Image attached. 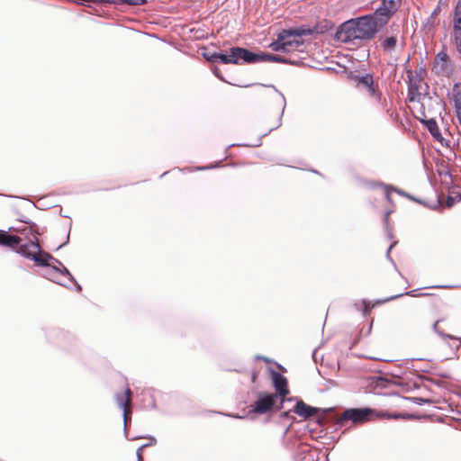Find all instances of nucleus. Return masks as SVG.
Masks as SVG:
<instances>
[{
    "mask_svg": "<svg viewBox=\"0 0 461 461\" xmlns=\"http://www.w3.org/2000/svg\"><path fill=\"white\" fill-rule=\"evenodd\" d=\"M370 414L371 411L369 409H348L339 416L338 424L345 426L348 420H351L353 423H361L367 420Z\"/></svg>",
    "mask_w": 461,
    "mask_h": 461,
    "instance_id": "obj_5",
    "label": "nucleus"
},
{
    "mask_svg": "<svg viewBox=\"0 0 461 461\" xmlns=\"http://www.w3.org/2000/svg\"><path fill=\"white\" fill-rule=\"evenodd\" d=\"M294 412L299 416L307 419L314 416L318 412V410L301 401L294 406Z\"/></svg>",
    "mask_w": 461,
    "mask_h": 461,
    "instance_id": "obj_11",
    "label": "nucleus"
},
{
    "mask_svg": "<svg viewBox=\"0 0 461 461\" xmlns=\"http://www.w3.org/2000/svg\"><path fill=\"white\" fill-rule=\"evenodd\" d=\"M357 86L365 87L368 94L372 96H378L377 89L374 86L373 77L370 74H366L357 79Z\"/></svg>",
    "mask_w": 461,
    "mask_h": 461,
    "instance_id": "obj_12",
    "label": "nucleus"
},
{
    "mask_svg": "<svg viewBox=\"0 0 461 461\" xmlns=\"http://www.w3.org/2000/svg\"><path fill=\"white\" fill-rule=\"evenodd\" d=\"M453 29H461V0H459L454 10Z\"/></svg>",
    "mask_w": 461,
    "mask_h": 461,
    "instance_id": "obj_15",
    "label": "nucleus"
},
{
    "mask_svg": "<svg viewBox=\"0 0 461 461\" xmlns=\"http://www.w3.org/2000/svg\"><path fill=\"white\" fill-rule=\"evenodd\" d=\"M378 46L384 53L391 54L397 49L399 39L398 34L388 32L382 33L378 37Z\"/></svg>",
    "mask_w": 461,
    "mask_h": 461,
    "instance_id": "obj_6",
    "label": "nucleus"
},
{
    "mask_svg": "<svg viewBox=\"0 0 461 461\" xmlns=\"http://www.w3.org/2000/svg\"><path fill=\"white\" fill-rule=\"evenodd\" d=\"M213 72L216 75V77H218L219 78L222 79V77L219 75V71H217V69H215Z\"/></svg>",
    "mask_w": 461,
    "mask_h": 461,
    "instance_id": "obj_24",
    "label": "nucleus"
},
{
    "mask_svg": "<svg viewBox=\"0 0 461 461\" xmlns=\"http://www.w3.org/2000/svg\"><path fill=\"white\" fill-rule=\"evenodd\" d=\"M280 95V97H281V100H282V110H281V113H280V116H279V119H278V124L276 127H278L280 124H281V117L284 113V111H285V96L279 93Z\"/></svg>",
    "mask_w": 461,
    "mask_h": 461,
    "instance_id": "obj_20",
    "label": "nucleus"
},
{
    "mask_svg": "<svg viewBox=\"0 0 461 461\" xmlns=\"http://www.w3.org/2000/svg\"><path fill=\"white\" fill-rule=\"evenodd\" d=\"M402 5V0H383L381 6L375 11L387 22L394 15Z\"/></svg>",
    "mask_w": 461,
    "mask_h": 461,
    "instance_id": "obj_7",
    "label": "nucleus"
},
{
    "mask_svg": "<svg viewBox=\"0 0 461 461\" xmlns=\"http://www.w3.org/2000/svg\"><path fill=\"white\" fill-rule=\"evenodd\" d=\"M273 382L276 391L279 393L281 396H285L286 394H288L289 392L286 388V379L281 374L274 372Z\"/></svg>",
    "mask_w": 461,
    "mask_h": 461,
    "instance_id": "obj_13",
    "label": "nucleus"
},
{
    "mask_svg": "<svg viewBox=\"0 0 461 461\" xmlns=\"http://www.w3.org/2000/svg\"><path fill=\"white\" fill-rule=\"evenodd\" d=\"M311 30L297 28L294 30H284L280 32V41L284 42L285 52H292L298 50L303 44L301 37L311 34Z\"/></svg>",
    "mask_w": 461,
    "mask_h": 461,
    "instance_id": "obj_4",
    "label": "nucleus"
},
{
    "mask_svg": "<svg viewBox=\"0 0 461 461\" xmlns=\"http://www.w3.org/2000/svg\"><path fill=\"white\" fill-rule=\"evenodd\" d=\"M252 58L249 63H258V62H276V63H288V60L282 56L270 54V53H253Z\"/></svg>",
    "mask_w": 461,
    "mask_h": 461,
    "instance_id": "obj_9",
    "label": "nucleus"
},
{
    "mask_svg": "<svg viewBox=\"0 0 461 461\" xmlns=\"http://www.w3.org/2000/svg\"><path fill=\"white\" fill-rule=\"evenodd\" d=\"M275 403V395L265 394L258 397L252 405V411L259 414H264L269 411Z\"/></svg>",
    "mask_w": 461,
    "mask_h": 461,
    "instance_id": "obj_8",
    "label": "nucleus"
},
{
    "mask_svg": "<svg viewBox=\"0 0 461 461\" xmlns=\"http://www.w3.org/2000/svg\"><path fill=\"white\" fill-rule=\"evenodd\" d=\"M425 124L427 126L428 131L434 138L438 139V137H440V131L435 120H428L425 122Z\"/></svg>",
    "mask_w": 461,
    "mask_h": 461,
    "instance_id": "obj_16",
    "label": "nucleus"
},
{
    "mask_svg": "<svg viewBox=\"0 0 461 461\" xmlns=\"http://www.w3.org/2000/svg\"><path fill=\"white\" fill-rule=\"evenodd\" d=\"M252 57L251 51L240 47H233L227 53L214 52L211 56H206V59L212 62L220 61L223 64H241L249 63Z\"/></svg>",
    "mask_w": 461,
    "mask_h": 461,
    "instance_id": "obj_3",
    "label": "nucleus"
},
{
    "mask_svg": "<svg viewBox=\"0 0 461 461\" xmlns=\"http://www.w3.org/2000/svg\"><path fill=\"white\" fill-rule=\"evenodd\" d=\"M454 204V198L448 197L447 199V206H452Z\"/></svg>",
    "mask_w": 461,
    "mask_h": 461,
    "instance_id": "obj_23",
    "label": "nucleus"
},
{
    "mask_svg": "<svg viewBox=\"0 0 461 461\" xmlns=\"http://www.w3.org/2000/svg\"><path fill=\"white\" fill-rule=\"evenodd\" d=\"M131 391L130 388L125 390L124 394H116L117 404L123 410V420L125 425L127 423L128 416L131 414V411L128 410V406L131 404Z\"/></svg>",
    "mask_w": 461,
    "mask_h": 461,
    "instance_id": "obj_10",
    "label": "nucleus"
},
{
    "mask_svg": "<svg viewBox=\"0 0 461 461\" xmlns=\"http://www.w3.org/2000/svg\"><path fill=\"white\" fill-rule=\"evenodd\" d=\"M388 22L375 11L343 23L336 32L339 41L344 43L355 41H370Z\"/></svg>",
    "mask_w": 461,
    "mask_h": 461,
    "instance_id": "obj_1",
    "label": "nucleus"
},
{
    "mask_svg": "<svg viewBox=\"0 0 461 461\" xmlns=\"http://www.w3.org/2000/svg\"><path fill=\"white\" fill-rule=\"evenodd\" d=\"M438 322H439V321H437L433 324V330H434L437 333H438L440 336H442V337H447V338H449V339H455V338H454L453 336H451V335L444 334L443 332L438 331Z\"/></svg>",
    "mask_w": 461,
    "mask_h": 461,
    "instance_id": "obj_21",
    "label": "nucleus"
},
{
    "mask_svg": "<svg viewBox=\"0 0 461 461\" xmlns=\"http://www.w3.org/2000/svg\"><path fill=\"white\" fill-rule=\"evenodd\" d=\"M53 270L55 272L60 273L63 276H68L70 279L73 278L71 274L69 273V271L66 267H63V269H59V268H58L56 267H53Z\"/></svg>",
    "mask_w": 461,
    "mask_h": 461,
    "instance_id": "obj_19",
    "label": "nucleus"
},
{
    "mask_svg": "<svg viewBox=\"0 0 461 461\" xmlns=\"http://www.w3.org/2000/svg\"><path fill=\"white\" fill-rule=\"evenodd\" d=\"M14 230L24 234L26 237L31 235L32 238H28V240L25 243L20 244L23 241V239L20 236L8 235L5 231L0 230V245H5L12 249L18 248L17 252L19 254L33 260L38 266L49 267L50 260H53L59 265H62L61 262L55 259L49 253L41 251V246L36 235L33 233L32 227L23 228V230Z\"/></svg>",
    "mask_w": 461,
    "mask_h": 461,
    "instance_id": "obj_2",
    "label": "nucleus"
},
{
    "mask_svg": "<svg viewBox=\"0 0 461 461\" xmlns=\"http://www.w3.org/2000/svg\"><path fill=\"white\" fill-rule=\"evenodd\" d=\"M393 246V244H392V245L389 247L388 251H387V255H389V253H390V251H391V249H392Z\"/></svg>",
    "mask_w": 461,
    "mask_h": 461,
    "instance_id": "obj_28",
    "label": "nucleus"
},
{
    "mask_svg": "<svg viewBox=\"0 0 461 461\" xmlns=\"http://www.w3.org/2000/svg\"><path fill=\"white\" fill-rule=\"evenodd\" d=\"M453 37L456 50L461 54V29H453Z\"/></svg>",
    "mask_w": 461,
    "mask_h": 461,
    "instance_id": "obj_18",
    "label": "nucleus"
},
{
    "mask_svg": "<svg viewBox=\"0 0 461 461\" xmlns=\"http://www.w3.org/2000/svg\"><path fill=\"white\" fill-rule=\"evenodd\" d=\"M213 72L216 75V77H218L219 78L222 79V77L219 75V71H217V69H215Z\"/></svg>",
    "mask_w": 461,
    "mask_h": 461,
    "instance_id": "obj_25",
    "label": "nucleus"
},
{
    "mask_svg": "<svg viewBox=\"0 0 461 461\" xmlns=\"http://www.w3.org/2000/svg\"><path fill=\"white\" fill-rule=\"evenodd\" d=\"M453 100L455 103V107L456 111V114L461 113V85L456 84L453 87Z\"/></svg>",
    "mask_w": 461,
    "mask_h": 461,
    "instance_id": "obj_14",
    "label": "nucleus"
},
{
    "mask_svg": "<svg viewBox=\"0 0 461 461\" xmlns=\"http://www.w3.org/2000/svg\"><path fill=\"white\" fill-rule=\"evenodd\" d=\"M389 190H392V187L386 186V196L389 197Z\"/></svg>",
    "mask_w": 461,
    "mask_h": 461,
    "instance_id": "obj_26",
    "label": "nucleus"
},
{
    "mask_svg": "<svg viewBox=\"0 0 461 461\" xmlns=\"http://www.w3.org/2000/svg\"><path fill=\"white\" fill-rule=\"evenodd\" d=\"M269 47L274 51L277 52H285V47L284 46V42L280 41V33L277 35L276 41H273Z\"/></svg>",
    "mask_w": 461,
    "mask_h": 461,
    "instance_id": "obj_17",
    "label": "nucleus"
},
{
    "mask_svg": "<svg viewBox=\"0 0 461 461\" xmlns=\"http://www.w3.org/2000/svg\"><path fill=\"white\" fill-rule=\"evenodd\" d=\"M457 118H458V121H459V123L461 125V113H457Z\"/></svg>",
    "mask_w": 461,
    "mask_h": 461,
    "instance_id": "obj_27",
    "label": "nucleus"
},
{
    "mask_svg": "<svg viewBox=\"0 0 461 461\" xmlns=\"http://www.w3.org/2000/svg\"><path fill=\"white\" fill-rule=\"evenodd\" d=\"M436 59L437 60H441V61H447V55L444 52H440L437 55L436 57Z\"/></svg>",
    "mask_w": 461,
    "mask_h": 461,
    "instance_id": "obj_22",
    "label": "nucleus"
}]
</instances>
